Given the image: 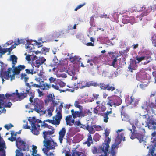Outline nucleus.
<instances>
[{
	"instance_id": "obj_41",
	"label": "nucleus",
	"mask_w": 156,
	"mask_h": 156,
	"mask_svg": "<svg viewBox=\"0 0 156 156\" xmlns=\"http://www.w3.org/2000/svg\"><path fill=\"white\" fill-rule=\"evenodd\" d=\"M49 150H50L45 149L44 148L42 149V151L47 156H55V154L52 152H50L49 154L48 153Z\"/></svg>"
},
{
	"instance_id": "obj_44",
	"label": "nucleus",
	"mask_w": 156,
	"mask_h": 156,
	"mask_svg": "<svg viewBox=\"0 0 156 156\" xmlns=\"http://www.w3.org/2000/svg\"><path fill=\"white\" fill-rule=\"evenodd\" d=\"M80 104V102L79 101H75L74 105L75 106L79 108V109H83V106H82L80 105L79 104Z\"/></svg>"
},
{
	"instance_id": "obj_3",
	"label": "nucleus",
	"mask_w": 156,
	"mask_h": 156,
	"mask_svg": "<svg viewBox=\"0 0 156 156\" xmlns=\"http://www.w3.org/2000/svg\"><path fill=\"white\" fill-rule=\"evenodd\" d=\"M30 89L23 90L22 92L19 93L18 90H16L15 92L12 93L14 97L13 98V101H20L26 98L29 93Z\"/></svg>"
},
{
	"instance_id": "obj_30",
	"label": "nucleus",
	"mask_w": 156,
	"mask_h": 156,
	"mask_svg": "<svg viewBox=\"0 0 156 156\" xmlns=\"http://www.w3.org/2000/svg\"><path fill=\"white\" fill-rule=\"evenodd\" d=\"M93 126L94 125H91L90 126L88 123H87V130L89 131V133H90V134H94L95 132V128Z\"/></svg>"
},
{
	"instance_id": "obj_35",
	"label": "nucleus",
	"mask_w": 156,
	"mask_h": 156,
	"mask_svg": "<svg viewBox=\"0 0 156 156\" xmlns=\"http://www.w3.org/2000/svg\"><path fill=\"white\" fill-rule=\"evenodd\" d=\"M72 156H81L82 152H79L76 149L72 151Z\"/></svg>"
},
{
	"instance_id": "obj_15",
	"label": "nucleus",
	"mask_w": 156,
	"mask_h": 156,
	"mask_svg": "<svg viewBox=\"0 0 156 156\" xmlns=\"http://www.w3.org/2000/svg\"><path fill=\"white\" fill-rule=\"evenodd\" d=\"M139 99L136 97L132 95L130 97V100L128 102L129 105H131L132 106L135 107L139 103Z\"/></svg>"
},
{
	"instance_id": "obj_60",
	"label": "nucleus",
	"mask_w": 156,
	"mask_h": 156,
	"mask_svg": "<svg viewBox=\"0 0 156 156\" xmlns=\"http://www.w3.org/2000/svg\"><path fill=\"white\" fill-rule=\"evenodd\" d=\"M86 4L85 3H83L82 4H80L78 5L74 9V10L75 11H77L78 9L81 8Z\"/></svg>"
},
{
	"instance_id": "obj_23",
	"label": "nucleus",
	"mask_w": 156,
	"mask_h": 156,
	"mask_svg": "<svg viewBox=\"0 0 156 156\" xmlns=\"http://www.w3.org/2000/svg\"><path fill=\"white\" fill-rule=\"evenodd\" d=\"M150 57L151 55H150V54H148L144 55L141 57H139L138 56H137L136 57V59L138 61V63H139L144 60H147L148 59L150 58Z\"/></svg>"
},
{
	"instance_id": "obj_2",
	"label": "nucleus",
	"mask_w": 156,
	"mask_h": 156,
	"mask_svg": "<svg viewBox=\"0 0 156 156\" xmlns=\"http://www.w3.org/2000/svg\"><path fill=\"white\" fill-rule=\"evenodd\" d=\"M109 148L108 146L102 144V145L98 149L95 147H93L92 149V151L95 154L97 153L101 154L99 156H107Z\"/></svg>"
},
{
	"instance_id": "obj_7",
	"label": "nucleus",
	"mask_w": 156,
	"mask_h": 156,
	"mask_svg": "<svg viewBox=\"0 0 156 156\" xmlns=\"http://www.w3.org/2000/svg\"><path fill=\"white\" fill-rule=\"evenodd\" d=\"M72 113V115L74 119H75L76 117L82 118L86 116L88 113L86 111H83V109H79V111H74L73 109L71 111Z\"/></svg>"
},
{
	"instance_id": "obj_9",
	"label": "nucleus",
	"mask_w": 156,
	"mask_h": 156,
	"mask_svg": "<svg viewBox=\"0 0 156 156\" xmlns=\"http://www.w3.org/2000/svg\"><path fill=\"white\" fill-rule=\"evenodd\" d=\"M146 122L149 129L154 130L156 129V122L153 118L149 116L147 119Z\"/></svg>"
},
{
	"instance_id": "obj_1",
	"label": "nucleus",
	"mask_w": 156,
	"mask_h": 156,
	"mask_svg": "<svg viewBox=\"0 0 156 156\" xmlns=\"http://www.w3.org/2000/svg\"><path fill=\"white\" fill-rule=\"evenodd\" d=\"M30 97L29 98V101L31 103V105H33L34 108L33 110L35 111L37 113H39L42 111V109L43 107V101L37 98H35L33 100L34 97V92H30Z\"/></svg>"
},
{
	"instance_id": "obj_42",
	"label": "nucleus",
	"mask_w": 156,
	"mask_h": 156,
	"mask_svg": "<svg viewBox=\"0 0 156 156\" xmlns=\"http://www.w3.org/2000/svg\"><path fill=\"white\" fill-rule=\"evenodd\" d=\"M14 131H12L11 132V136L10 137H9L8 138V139L10 141L13 142L14 141H16V140L17 139H16L15 137H12L14 136Z\"/></svg>"
},
{
	"instance_id": "obj_63",
	"label": "nucleus",
	"mask_w": 156,
	"mask_h": 156,
	"mask_svg": "<svg viewBox=\"0 0 156 156\" xmlns=\"http://www.w3.org/2000/svg\"><path fill=\"white\" fill-rule=\"evenodd\" d=\"M5 98V96L4 94H0V101L3 102H4V100Z\"/></svg>"
},
{
	"instance_id": "obj_46",
	"label": "nucleus",
	"mask_w": 156,
	"mask_h": 156,
	"mask_svg": "<svg viewBox=\"0 0 156 156\" xmlns=\"http://www.w3.org/2000/svg\"><path fill=\"white\" fill-rule=\"evenodd\" d=\"M53 122H54V125H59L60 122V120L59 119H58L56 117H55V118L54 117H53Z\"/></svg>"
},
{
	"instance_id": "obj_12",
	"label": "nucleus",
	"mask_w": 156,
	"mask_h": 156,
	"mask_svg": "<svg viewBox=\"0 0 156 156\" xmlns=\"http://www.w3.org/2000/svg\"><path fill=\"white\" fill-rule=\"evenodd\" d=\"M54 130L44 131L43 132V136L44 140H50L53 137L52 135L54 133Z\"/></svg>"
},
{
	"instance_id": "obj_8",
	"label": "nucleus",
	"mask_w": 156,
	"mask_h": 156,
	"mask_svg": "<svg viewBox=\"0 0 156 156\" xmlns=\"http://www.w3.org/2000/svg\"><path fill=\"white\" fill-rule=\"evenodd\" d=\"M39 123H41V120L34 119L31 121V126L32 128L31 131L35 135H37L39 133L40 129H38L36 126V123L37 124Z\"/></svg>"
},
{
	"instance_id": "obj_33",
	"label": "nucleus",
	"mask_w": 156,
	"mask_h": 156,
	"mask_svg": "<svg viewBox=\"0 0 156 156\" xmlns=\"http://www.w3.org/2000/svg\"><path fill=\"white\" fill-rule=\"evenodd\" d=\"M135 135V138H137L139 140L140 142L141 143L144 141L143 138L144 136L142 134L136 133Z\"/></svg>"
},
{
	"instance_id": "obj_64",
	"label": "nucleus",
	"mask_w": 156,
	"mask_h": 156,
	"mask_svg": "<svg viewBox=\"0 0 156 156\" xmlns=\"http://www.w3.org/2000/svg\"><path fill=\"white\" fill-rule=\"evenodd\" d=\"M152 144L151 145L153 147H156V140L155 138H154L153 139V140L152 141Z\"/></svg>"
},
{
	"instance_id": "obj_57",
	"label": "nucleus",
	"mask_w": 156,
	"mask_h": 156,
	"mask_svg": "<svg viewBox=\"0 0 156 156\" xmlns=\"http://www.w3.org/2000/svg\"><path fill=\"white\" fill-rule=\"evenodd\" d=\"M55 117L57 118L58 119H60V120L62 118V115L61 114V112H58L57 113V115H56Z\"/></svg>"
},
{
	"instance_id": "obj_24",
	"label": "nucleus",
	"mask_w": 156,
	"mask_h": 156,
	"mask_svg": "<svg viewBox=\"0 0 156 156\" xmlns=\"http://www.w3.org/2000/svg\"><path fill=\"white\" fill-rule=\"evenodd\" d=\"M105 139L104 140V143H103V144H105L106 145L108 146V147L109 148V145L111 141V139L108 137L109 133L108 131H106V130H105Z\"/></svg>"
},
{
	"instance_id": "obj_54",
	"label": "nucleus",
	"mask_w": 156,
	"mask_h": 156,
	"mask_svg": "<svg viewBox=\"0 0 156 156\" xmlns=\"http://www.w3.org/2000/svg\"><path fill=\"white\" fill-rule=\"evenodd\" d=\"M93 126L95 129V130L97 131H100L101 129V127L99 125H94Z\"/></svg>"
},
{
	"instance_id": "obj_26",
	"label": "nucleus",
	"mask_w": 156,
	"mask_h": 156,
	"mask_svg": "<svg viewBox=\"0 0 156 156\" xmlns=\"http://www.w3.org/2000/svg\"><path fill=\"white\" fill-rule=\"evenodd\" d=\"M50 87L51 86L50 85L44 81L42 82V84L40 83V89L43 90H48Z\"/></svg>"
},
{
	"instance_id": "obj_13",
	"label": "nucleus",
	"mask_w": 156,
	"mask_h": 156,
	"mask_svg": "<svg viewBox=\"0 0 156 156\" xmlns=\"http://www.w3.org/2000/svg\"><path fill=\"white\" fill-rule=\"evenodd\" d=\"M115 98L113 97H108V99L109 100L108 102L107 103V105H109L111 107H112L113 105H119L121 103L122 101L120 98H119V102H116L115 101Z\"/></svg>"
},
{
	"instance_id": "obj_14",
	"label": "nucleus",
	"mask_w": 156,
	"mask_h": 156,
	"mask_svg": "<svg viewBox=\"0 0 156 156\" xmlns=\"http://www.w3.org/2000/svg\"><path fill=\"white\" fill-rule=\"evenodd\" d=\"M152 10L151 7V6H143L142 8V10L143 12L139 16L140 17L146 16L148 15Z\"/></svg>"
},
{
	"instance_id": "obj_50",
	"label": "nucleus",
	"mask_w": 156,
	"mask_h": 156,
	"mask_svg": "<svg viewBox=\"0 0 156 156\" xmlns=\"http://www.w3.org/2000/svg\"><path fill=\"white\" fill-rule=\"evenodd\" d=\"M99 87L103 90H106L107 88V85H105L103 83H100L99 84Z\"/></svg>"
},
{
	"instance_id": "obj_39",
	"label": "nucleus",
	"mask_w": 156,
	"mask_h": 156,
	"mask_svg": "<svg viewBox=\"0 0 156 156\" xmlns=\"http://www.w3.org/2000/svg\"><path fill=\"white\" fill-rule=\"evenodd\" d=\"M26 73L27 74H31L33 75L36 73V72L34 71L33 68L31 69H25Z\"/></svg>"
},
{
	"instance_id": "obj_37",
	"label": "nucleus",
	"mask_w": 156,
	"mask_h": 156,
	"mask_svg": "<svg viewBox=\"0 0 156 156\" xmlns=\"http://www.w3.org/2000/svg\"><path fill=\"white\" fill-rule=\"evenodd\" d=\"M6 148L5 143L4 141L0 143V152L5 151V149H6Z\"/></svg>"
},
{
	"instance_id": "obj_45",
	"label": "nucleus",
	"mask_w": 156,
	"mask_h": 156,
	"mask_svg": "<svg viewBox=\"0 0 156 156\" xmlns=\"http://www.w3.org/2000/svg\"><path fill=\"white\" fill-rule=\"evenodd\" d=\"M23 150H18L17 149L16 150L15 152H16V155L15 156H23L24 155L23 153L21 151Z\"/></svg>"
},
{
	"instance_id": "obj_43",
	"label": "nucleus",
	"mask_w": 156,
	"mask_h": 156,
	"mask_svg": "<svg viewBox=\"0 0 156 156\" xmlns=\"http://www.w3.org/2000/svg\"><path fill=\"white\" fill-rule=\"evenodd\" d=\"M50 50V48L44 47L42 48L41 50V52L42 54H46V53L48 52Z\"/></svg>"
},
{
	"instance_id": "obj_55",
	"label": "nucleus",
	"mask_w": 156,
	"mask_h": 156,
	"mask_svg": "<svg viewBox=\"0 0 156 156\" xmlns=\"http://www.w3.org/2000/svg\"><path fill=\"white\" fill-rule=\"evenodd\" d=\"M13 125L11 123H9V125L6 124L5 125L4 127L5 128L7 129V130H9L12 127H13Z\"/></svg>"
},
{
	"instance_id": "obj_53",
	"label": "nucleus",
	"mask_w": 156,
	"mask_h": 156,
	"mask_svg": "<svg viewBox=\"0 0 156 156\" xmlns=\"http://www.w3.org/2000/svg\"><path fill=\"white\" fill-rule=\"evenodd\" d=\"M94 19L93 17H91L90 19V24L92 27H95V24L94 21Z\"/></svg>"
},
{
	"instance_id": "obj_4",
	"label": "nucleus",
	"mask_w": 156,
	"mask_h": 156,
	"mask_svg": "<svg viewBox=\"0 0 156 156\" xmlns=\"http://www.w3.org/2000/svg\"><path fill=\"white\" fill-rule=\"evenodd\" d=\"M155 101V103L151 102L147 104L146 101L144 102L141 106L143 111L144 112H147V113H148L150 112V111H151L152 113H154V109L156 108V98Z\"/></svg>"
},
{
	"instance_id": "obj_18",
	"label": "nucleus",
	"mask_w": 156,
	"mask_h": 156,
	"mask_svg": "<svg viewBox=\"0 0 156 156\" xmlns=\"http://www.w3.org/2000/svg\"><path fill=\"white\" fill-rule=\"evenodd\" d=\"M12 69L11 68H9L7 71H5L2 73V77H3L6 80H9L10 78L11 79L12 75H10L11 73V71Z\"/></svg>"
},
{
	"instance_id": "obj_48",
	"label": "nucleus",
	"mask_w": 156,
	"mask_h": 156,
	"mask_svg": "<svg viewBox=\"0 0 156 156\" xmlns=\"http://www.w3.org/2000/svg\"><path fill=\"white\" fill-rule=\"evenodd\" d=\"M53 111V108L51 107H50L48 108L47 111L48 112V114L49 116H51L52 115V112Z\"/></svg>"
},
{
	"instance_id": "obj_20",
	"label": "nucleus",
	"mask_w": 156,
	"mask_h": 156,
	"mask_svg": "<svg viewBox=\"0 0 156 156\" xmlns=\"http://www.w3.org/2000/svg\"><path fill=\"white\" fill-rule=\"evenodd\" d=\"M110 111H107L105 112L102 113V116L103 117V121L105 123H107L108 122L109 119L108 115L110 114H112V108H110Z\"/></svg>"
},
{
	"instance_id": "obj_19",
	"label": "nucleus",
	"mask_w": 156,
	"mask_h": 156,
	"mask_svg": "<svg viewBox=\"0 0 156 156\" xmlns=\"http://www.w3.org/2000/svg\"><path fill=\"white\" fill-rule=\"evenodd\" d=\"M137 68V62L136 60H133L130 62V64L128 68L129 70L132 72L133 70H136Z\"/></svg>"
},
{
	"instance_id": "obj_32",
	"label": "nucleus",
	"mask_w": 156,
	"mask_h": 156,
	"mask_svg": "<svg viewBox=\"0 0 156 156\" xmlns=\"http://www.w3.org/2000/svg\"><path fill=\"white\" fill-rule=\"evenodd\" d=\"M105 104L102 103L100 104V105L97 106L96 108L99 109V110L101 112H105L106 110V108L105 106Z\"/></svg>"
},
{
	"instance_id": "obj_31",
	"label": "nucleus",
	"mask_w": 156,
	"mask_h": 156,
	"mask_svg": "<svg viewBox=\"0 0 156 156\" xmlns=\"http://www.w3.org/2000/svg\"><path fill=\"white\" fill-rule=\"evenodd\" d=\"M11 60L12 61V64L13 65L12 66V68L15 67V65L16 63L17 60V58L15 55H12L11 56Z\"/></svg>"
},
{
	"instance_id": "obj_49",
	"label": "nucleus",
	"mask_w": 156,
	"mask_h": 156,
	"mask_svg": "<svg viewBox=\"0 0 156 156\" xmlns=\"http://www.w3.org/2000/svg\"><path fill=\"white\" fill-rule=\"evenodd\" d=\"M115 89V88L113 86H110L109 84H107L106 89L108 91L111 90L112 91L114 90Z\"/></svg>"
},
{
	"instance_id": "obj_27",
	"label": "nucleus",
	"mask_w": 156,
	"mask_h": 156,
	"mask_svg": "<svg viewBox=\"0 0 156 156\" xmlns=\"http://www.w3.org/2000/svg\"><path fill=\"white\" fill-rule=\"evenodd\" d=\"M93 143V140L92 136L91 134L89 133L88 135V137L86 141L84 144H86L88 147L90 146L91 144Z\"/></svg>"
},
{
	"instance_id": "obj_29",
	"label": "nucleus",
	"mask_w": 156,
	"mask_h": 156,
	"mask_svg": "<svg viewBox=\"0 0 156 156\" xmlns=\"http://www.w3.org/2000/svg\"><path fill=\"white\" fill-rule=\"evenodd\" d=\"M69 60L72 62H75L77 61L79 62L81 59V58H79L78 56L75 55L73 57L70 56L69 58Z\"/></svg>"
},
{
	"instance_id": "obj_61",
	"label": "nucleus",
	"mask_w": 156,
	"mask_h": 156,
	"mask_svg": "<svg viewBox=\"0 0 156 156\" xmlns=\"http://www.w3.org/2000/svg\"><path fill=\"white\" fill-rule=\"evenodd\" d=\"M19 69L20 71L22 70H23L25 69V66L24 65H19L17 66Z\"/></svg>"
},
{
	"instance_id": "obj_52",
	"label": "nucleus",
	"mask_w": 156,
	"mask_h": 156,
	"mask_svg": "<svg viewBox=\"0 0 156 156\" xmlns=\"http://www.w3.org/2000/svg\"><path fill=\"white\" fill-rule=\"evenodd\" d=\"M5 97L8 98L9 97H10V99H12V100L13 101V98L14 97L13 95V94H5Z\"/></svg>"
},
{
	"instance_id": "obj_16",
	"label": "nucleus",
	"mask_w": 156,
	"mask_h": 156,
	"mask_svg": "<svg viewBox=\"0 0 156 156\" xmlns=\"http://www.w3.org/2000/svg\"><path fill=\"white\" fill-rule=\"evenodd\" d=\"M123 130V129H119L117 131L118 135L116 137V141L118 140V144L120 143L122 140L123 141H125L126 140L125 137L123 136L124 135V133H120V132Z\"/></svg>"
},
{
	"instance_id": "obj_47",
	"label": "nucleus",
	"mask_w": 156,
	"mask_h": 156,
	"mask_svg": "<svg viewBox=\"0 0 156 156\" xmlns=\"http://www.w3.org/2000/svg\"><path fill=\"white\" fill-rule=\"evenodd\" d=\"M151 41L152 42L153 45L156 46V35L154 34L152 36Z\"/></svg>"
},
{
	"instance_id": "obj_17",
	"label": "nucleus",
	"mask_w": 156,
	"mask_h": 156,
	"mask_svg": "<svg viewBox=\"0 0 156 156\" xmlns=\"http://www.w3.org/2000/svg\"><path fill=\"white\" fill-rule=\"evenodd\" d=\"M55 98L54 94L52 96L51 94H50L47 96L46 99L44 100V103L46 105H48L50 102H52L53 104L55 103Z\"/></svg>"
},
{
	"instance_id": "obj_21",
	"label": "nucleus",
	"mask_w": 156,
	"mask_h": 156,
	"mask_svg": "<svg viewBox=\"0 0 156 156\" xmlns=\"http://www.w3.org/2000/svg\"><path fill=\"white\" fill-rule=\"evenodd\" d=\"M66 133V129L65 128L63 127L59 132V140L60 143L62 142L63 138Z\"/></svg>"
},
{
	"instance_id": "obj_40",
	"label": "nucleus",
	"mask_w": 156,
	"mask_h": 156,
	"mask_svg": "<svg viewBox=\"0 0 156 156\" xmlns=\"http://www.w3.org/2000/svg\"><path fill=\"white\" fill-rule=\"evenodd\" d=\"M121 115L122 118H123L124 120H128L129 118V116L125 112H124L122 110L121 112Z\"/></svg>"
},
{
	"instance_id": "obj_11",
	"label": "nucleus",
	"mask_w": 156,
	"mask_h": 156,
	"mask_svg": "<svg viewBox=\"0 0 156 156\" xmlns=\"http://www.w3.org/2000/svg\"><path fill=\"white\" fill-rule=\"evenodd\" d=\"M34 58H36V59L33 62V64L34 66L37 68H39L46 60V59L43 57H39L38 58L36 56H34Z\"/></svg>"
},
{
	"instance_id": "obj_6",
	"label": "nucleus",
	"mask_w": 156,
	"mask_h": 156,
	"mask_svg": "<svg viewBox=\"0 0 156 156\" xmlns=\"http://www.w3.org/2000/svg\"><path fill=\"white\" fill-rule=\"evenodd\" d=\"M43 143L44 146L45 147L44 149L46 150L55 149V147L58 146L57 143L54 142L52 139L44 140Z\"/></svg>"
},
{
	"instance_id": "obj_38",
	"label": "nucleus",
	"mask_w": 156,
	"mask_h": 156,
	"mask_svg": "<svg viewBox=\"0 0 156 156\" xmlns=\"http://www.w3.org/2000/svg\"><path fill=\"white\" fill-rule=\"evenodd\" d=\"M71 119V115H69L68 116H66V121L67 125H69V126L72 125V124L70 122Z\"/></svg>"
},
{
	"instance_id": "obj_34",
	"label": "nucleus",
	"mask_w": 156,
	"mask_h": 156,
	"mask_svg": "<svg viewBox=\"0 0 156 156\" xmlns=\"http://www.w3.org/2000/svg\"><path fill=\"white\" fill-rule=\"evenodd\" d=\"M20 77L21 79L22 80H23L25 83L28 82L29 79V77H28V76L25 73H22L20 76Z\"/></svg>"
},
{
	"instance_id": "obj_36",
	"label": "nucleus",
	"mask_w": 156,
	"mask_h": 156,
	"mask_svg": "<svg viewBox=\"0 0 156 156\" xmlns=\"http://www.w3.org/2000/svg\"><path fill=\"white\" fill-rule=\"evenodd\" d=\"M98 60H100V59H98V58H95L93 60H88L87 61V63H90V65L91 66H93V63L96 64L98 63L97 61H98Z\"/></svg>"
},
{
	"instance_id": "obj_56",
	"label": "nucleus",
	"mask_w": 156,
	"mask_h": 156,
	"mask_svg": "<svg viewBox=\"0 0 156 156\" xmlns=\"http://www.w3.org/2000/svg\"><path fill=\"white\" fill-rule=\"evenodd\" d=\"M26 85L28 86L27 87H26L25 89H24L23 90H27V89H30V90H29L30 91L29 92V93H28V95H29V96L30 95V92H33L31 90V85H30L29 84V83H27L26 84Z\"/></svg>"
},
{
	"instance_id": "obj_51",
	"label": "nucleus",
	"mask_w": 156,
	"mask_h": 156,
	"mask_svg": "<svg viewBox=\"0 0 156 156\" xmlns=\"http://www.w3.org/2000/svg\"><path fill=\"white\" fill-rule=\"evenodd\" d=\"M37 147L36 146L33 145V151L32 153V155L34 156V155H35L36 154L37 150Z\"/></svg>"
},
{
	"instance_id": "obj_22",
	"label": "nucleus",
	"mask_w": 156,
	"mask_h": 156,
	"mask_svg": "<svg viewBox=\"0 0 156 156\" xmlns=\"http://www.w3.org/2000/svg\"><path fill=\"white\" fill-rule=\"evenodd\" d=\"M119 144L118 142L117 144L114 143L111 146V151L110 152H109V153H110L112 156H115L116 151L115 149V148L117 149H118Z\"/></svg>"
},
{
	"instance_id": "obj_59",
	"label": "nucleus",
	"mask_w": 156,
	"mask_h": 156,
	"mask_svg": "<svg viewBox=\"0 0 156 156\" xmlns=\"http://www.w3.org/2000/svg\"><path fill=\"white\" fill-rule=\"evenodd\" d=\"M6 53V51L4 50V48H2L0 47V55L2 56L5 54Z\"/></svg>"
},
{
	"instance_id": "obj_58",
	"label": "nucleus",
	"mask_w": 156,
	"mask_h": 156,
	"mask_svg": "<svg viewBox=\"0 0 156 156\" xmlns=\"http://www.w3.org/2000/svg\"><path fill=\"white\" fill-rule=\"evenodd\" d=\"M12 105V103L10 102H8V103L4 104L3 106L5 108H10Z\"/></svg>"
},
{
	"instance_id": "obj_10",
	"label": "nucleus",
	"mask_w": 156,
	"mask_h": 156,
	"mask_svg": "<svg viewBox=\"0 0 156 156\" xmlns=\"http://www.w3.org/2000/svg\"><path fill=\"white\" fill-rule=\"evenodd\" d=\"M85 82H81V83L77 84V88H83L86 87H89L90 86L94 87L99 86V84L97 82L93 81H90L89 82H86L85 85H83V83H84Z\"/></svg>"
},
{
	"instance_id": "obj_28",
	"label": "nucleus",
	"mask_w": 156,
	"mask_h": 156,
	"mask_svg": "<svg viewBox=\"0 0 156 156\" xmlns=\"http://www.w3.org/2000/svg\"><path fill=\"white\" fill-rule=\"evenodd\" d=\"M20 71L17 66L14 68V70L13 71V73L12 75L11 79H10L12 81L13 79H14L15 75L19 74L20 73Z\"/></svg>"
},
{
	"instance_id": "obj_25",
	"label": "nucleus",
	"mask_w": 156,
	"mask_h": 156,
	"mask_svg": "<svg viewBox=\"0 0 156 156\" xmlns=\"http://www.w3.org/2000/svg\"><path fill=\"white\" fill-rule=\"evenodd\" d=\"M132 128H128V129L129 130L131 133L130 135V138L132 140L135 138V134L136 133V127L134 126V125L132 126Z\"/></svg>"
},
{
	"instance_id": "obj_62",
	"label": "nucleus",
	"mask_w": 156,
	"mask_h": 156,
	"mask_svg": "<svg viewBox=\"0 0 156 156\" xmlns=\"http://www.w3.org/2000/svg\"><path fill=\"white\" fill-rule=\"evenodd\" d=\"M58 84L61 87H63L66 85L65 83L62 81H60L58 83Z\"/></svg>"
},
{
	"instance_id": "obj_5",
	"label": "nucleus",
	"mask_w": 156,
	"mask_h": 156,
	"mask_svg": "<svg viewBox=\"0 0 156 156\" xmlns=\"http://www.w3.org/2000/svg\"><path fill=\"white\" fill-rule=\"evenodd\" d=\"M16 144L19 149L22 150L23 151H28L29 149V147L26 142L23 141L20 137L17 139Z\"/></svg>"
}]
</instances>
